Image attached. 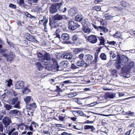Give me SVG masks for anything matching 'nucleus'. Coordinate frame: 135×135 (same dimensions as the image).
Wrapping results in <instances>:
<instances>
[{
    "label": "nucleus",
    "instance_id": "nucleus-29",
    "mask_svg": "<svg viewBox=\"0 0 135 135\" xmlns=\"http://www.w3.org/2000/svg\"><path fill=\"white\" fill-rule=\"evenodd\" d=\"M83 31L85 33H89L90 32V29L89 28L88 26L83 27Z\"/></svg>",
    "mask_w": 135,
    "mask_h": 135
},
{
    "label": "nucleus",
    "instance_id": "nucleus-13",
    "mask_svg": "<svg viewBox=\"0 0 135 135\" xmlns=\"http://www.w3.org/2000/svg\"><path fill=\"white\" fill-rule=\"evenodd\" d=\"M25 36L26 39L29 41L37 42V41L35 39V37L29 33H27L25 34Z\"/></svg>",
    "mask_w": 135,
    "mask_h": 135
},
{
    "label": "nucleus",
    "instance_id": "nucleus-57",
    "mask_svg": "<svg viewBox=\"0 0 135 135\" xmlns=\"http://www.w3.org/2000/svg\"><path fill=\"white\" fill-rule=\"evenodd\" d=\"M71 68L72 69H75L77 68V67L74 64H72L71 66Z\"/></svg>",
    "mask_w": 135,
    "mask_h": 135
},
{
    "label": "nucleus",
    "instance_id": "nucleus-53",
    "mask_svg": "<svg viewBox=\"0 0 135 135\" xmlns=\"http://www.w3.org/2000/svg\"><path fill=\"white\" fill-rule=\"evenodd\" d=\"M59 119L61 121H63L65 118V117H63L61 116H59Z\"/></svg>",
    "mask_w": 135,
    "mask_h": 135
},
{
    "label": "nucleus",
    "instance_id": "nucleus-27",
    "mask_svg": "<svg viewBox=\"0 0 135 135\" xmlns=\"http://www.w3.org/2000/svg\"><path fill=\"white\" fill-rule=\"evenodd\" d=\"M115 94L114 93L109 92L107 94V95L109 98L112 99L116 97Z\"/></svg>",
    "mask_w": 135,
    "mask_h": 135
},
{
    "label": "nucleus",
    "instance_id": "nucleus-23",
    "mask_svg": "<svg viewBox=\"0 0 135 135\" xmlns=\"http://www.w3.org/2000/svg\"><path fill=\"white\" fill-rule=\"evenodd\" d=\"M89 129H91V131L93 132H95V129L93 126H90L86 125L84 126V129L85 130H87Z\"/></svg>",
    "mask_w": 135,
    "mask_h": 135
},
{
    "label": "nucleus",
    "instance_id": "nucleus-47",
    "mask_svg": "<svg viewBox=\"0 0 135 135\" xmlns=\"http://www.w3.org/2000/svg\"><path fill=\"white\" fill-rule=\"evenodd\" d=\"M11 90V92H12V96L16 97L18 95V93L17 92H16L13 90Z\"/></svg>",
    "mask_w": 135,
    "mask_h": 135
},
{
    "label": "nucleus",
    "instance_id": "nucleus-37",
    "mask_svg": "<svg viewBox=\"0 0 135 135\" xmlns=\"http://www.w3.org/2000/svg\"><path fill=\"white\" fill-rule=\"evenodd\" d=\"M18 4L20 6H21L23 8H25L26 6L24 0H20Z\"/></svg>",
    "mask_w": 135,
    "mask_h": 135
},
{
    "label": "nucleus",
    "instance_id": "nucleus-1",
    "mask_svg": "<svg viewBox=\"0 0 135 135\" xmlns=\"http://www.w3.org/2000/svg\"><path fill=\"white\" fill-rule=\"evenodd\" d=\"M117 60L115 63L116 68L119 70L122 67L127 64L129 60L128 57L124 55H122L121 57L119 55H118L117 57Z\"/></svg>",
    "mask_w": 135,
    "mask_h": 135
},
{
    "label": "nucleus",
    "instance_id": "nucleus-45",
    "mask_svg": "<svg viewBox=\"0 0 135 135\" xmlns=\"http://www.w3.org/2000/svg\"><path fill=\"white\" fill-rule=\"evenodd\" d=\"M7 82V86L10 87L11 85H12V79H9L8 80L6 81Z\"/></svg>",
    "mask_w": 135,
    "mask_h": 135
},
{
    "label": "nucleus",
    "instance_id": "nucleus-22",
    "mask_svg": "<svg viewBox=\"0 0 135 135\" xmlns=\"http://www.w3.org/2000/svg\"><path fill=\"white\" fill-rule=\"evenodd\" d=\"M77 12V9L75 8H71L69 11V13L70 16H73L75 15Z\"/></svg>",
    "mask_w": 135,
    "mask_h": 135
},
{
    "label": "nucleus",
    "instance_id": "nucleus-5",
    "mask_svg": "<svg viewBox=\"0 0 135 135\" xmlns=\"http://www.w3.org/2000/svg\"><path fill=\"white\" fill-rule=\"evenodd\" d=\"M56 62V65H57V67L58 71H61L64 68L67 67L69 64L68 62L66 61H62L60 63L59 66L58 64Z\"/></svg>",
    "mask_w": 135,
    "mask_h": 135
},
{
    "label": "nucleus",
    "instance_id": "nucleus-54",
    "mask_svg": "<svg viewBox=\"0 0 135 135\" xmlns=\"http://www.w3.org/2000/svg\"><path fill=\"white\" fill-rule=\"evenodd\" d=\"M120 5L123 7H126V3L123 1H122L121 2Z\"/></svg>",
    "mask_w": 135,
    "mask_h": 135
},
{
    "label": "nucleus",
    "instance_id": "nucleus-36",
    "mask_svg": "<svg viewBox=\"0 0 135 135\" xmlns=\"http://www.w3.org/2000/svg\"><path fill=\"white\" fill-rule=\"evenodd\" d=\"M117 71L116 70L114 69L112 70L111 72V74L115 78L117 77Z\"/></svg>",
    "mask_w": 135,
    "mask_h": 135
},
{
    "label": "nucleus",
    "instance_id": "nucleus-56",
    "mask_svg": "<svg viewBox=\"0 0 135 135\" xmlns=\"http://www.w3.org/2000/svg\"><path fill=\"white\" fill-rule=\"evenodd\" d=\"M55 4H56L57 7H58V8H59L62 5V3L61 2Z\"/></svg>",
    "mask_w": 135,
    "mask_h": 135
},
{
    "label": "nucleus",
    "instance_id": "nucleus-25",
    "mask_svg": "<svg viewBox=\"0 0 135 135\" xmlns=\"http://www.w3.org/2000/svg\"><path fill=\"white\" fill-rule=\"evenodd\" d=\"M36 65L38 69L40 71L42 70L44 68L40 62H37L36 63Z\"/></svg>",
    "mask_w": 135,
    "mask_h": 135
},
{
    "label": "nucleus",
    "instance_id": "nucleus-21",
    "mask_svg": "<svg viewBox=\"0 0 135 135\" xmlns=\"http://www.w3.org/2000/svg\"><path fill=\"white\" fill-rule=\"evenodd\" d=\"M130 70L127 65L124 66L122 68L121 72L123 74H126L128 73Z\"/></svg>",
    "mask_w": 135,
    "mask_h": 135
},
{
    "label": "nucleus",
    "instance_id": "nucleus-3",
    "mask_svg": "<svg viewBox=\"0 0 135 135\" xmlns=\"http://www.w3.org/2000/svg\"><path fill=\"white\" fill-rule=\"evenodd\" d=\"M37 54L38 60L42 62H44L45 60L49 61L50 60V55L48 53H41L39 52Z\"/></svg>",
    "mask_w": 135,
    "mask_h": 135
},
{
    "label": "nucleus",
    "instance_id": "nucleus-44",
    "mask_svg": "<svg viewBox=\"0 0 135 135\" xmlns=\"http://www.w3.org/2000/svg\"><path fill=\"white\" fill-rule=\"evenodd\" d=\"M4 126L2 123L0 122V132H3V131Z\"/></svg>",
    "mask_w": 135,
    "mask_h": 135
},
{
    "label": "nucleus",
    "instance_id": "nucleus-18",
    "mask_svg": "<svg viewBox=\"0 0 135 135\" xmlns=\"http://www.w3.org/2000/svg\"><path fill=\"white\" fill-rule=\"evenodd\" d=\"M9 113L14 116H19L21 115V111L17 109L10 111Z\"/></svg>",
    "mask_w": 135,
    "mask_h": 135
},
{
    "label": "nucleus",
    "instance_id": "nucleus-14",
    "mask_svg": "<svg viewBox=\"0 0 135 135\" xmlns=\"http://www.w3.org/2000/svg\"><path fill=\"white\" fill-rule=\"evenodd\" d=\"M2 122L4 127L9 126L12 123L11 119L8 117H5L2 119Z\"/></svg>",
    "mask_w": 135,
    "mask_h": 135
},
{
    "label": "nucleus",
    "instance_id": "nucleus-10",
    "mask_svg": "<svg viewBox=\"0 0 135 135\" xmlns=\"http://www.w3.org/2000/svg\"><path fill=\"white\" fill-rule=\"evenodd\" d=\"M57 66H58L56 65V62H55L52 65H46V69L49 71H52L55 72L56 71H58Z\"/></svg>",
    "mask_w": 135,
    "mask_h": 135
},
{
    "label": "nucleus",
    "instance_id": "nucleus-58",
    "mask_svg": "<svg viewBox=\"0 0 135 135\" xmlns=\"http://www.w3.org/2000/svg\"><path fill=\"white\" fill-rule=\"evenodd\" d=\"M107 43L110 45H114L115 44V42L114 41L110 42L108 41L107 42Z\"/></svg>",
    "mask_w": 135,
    "mask_h": 135
},
{
    "label": "nucleus",
    "instance_id": "nucleus-31",
    "mask_svg": "<svg viewBox=\"0 0 135 135\" xmlns=\"http://www.w3.org/2000/svg\"><path fill=\"white\" fill-rule=\"evenodd\" d=\"M4 107L7 110H9L10 109H12V106L11 105L7 104H4Z\"/></svg>",
    "mask_w": 135,
    "mask_h": 135
},
{
    "label": "nucleus",
    "instance_id": "nucleus-34",
    "mask_svg": "<svg viewBox=\"0 0 135 135\" xmlns=\"http://www.w3.org/2000/svg\"><path fill=\"white\" fill-rule=\"evenodd\" d=\"M31 99V96H27L26 98L24 99V101L27 104H28V103L30 102V101Z\"/></svg>",
    "mask_w": 135,
    "mask_h": 135
},
{
    "label": "nucleus",
    "instance_id": "nucleus-16",
    "mask_svg": "<svg viewBox=\"0 0 135 135\" xmlns=\"http://www.w3.org/2000/svg\"><path fill=\"white\" fill-rule=\"evenodd\" d=\"M58 7H57L56 4H53L50 8L49 11L50 13L53 14L57 12Z\"/></svg>",
    "mask_w": 135,
    "mask_h": 135
},
{
    "label": "nucleus",
    "instance_id": "nucleus-46",
    "mask_svg": "<svg viewBox=\"0 0 135 135\" xmlns=\"http://www.w3.org/2000/svg\"><path fill=\"white\" fill-rule=\"evenodd\" d=\"M84 55L83 54H81L78 56V57L80 59V60H83V59L84 60Z\"/></svg>",
    "mask_w": 135,
    "mask_h": 135
},
{
    "label": "nucleus",
    "instance_id": "nucleus-28",
    "mask_svg": "<svg viewBox=\"0 0 135 135\" xmlns=\"http://www.w3.org/2000/svg\"><path fill=\"white\" fill-rule=\"evenodd\" d=\"M104 17L107 20H111L113 16H112L110 15L108 13H107L105 14Z\"/></svg>",
    "mask_w": 135,
    "mask_h": 135
},
{
    "label": "nucleus",
    "instance_id": "nucleus-26",
    "mask_svg": "<svg viewBox=\"0 0 135 135\" xmlns=\"http://www.w3.org/2000/svg\"><path fill=\"white\" fill-rule=\"evenodd\" d=\"M85 63L84 60H78L76 62V65L79 66H82Z\"/></svg>",
    "mask_w": 135,
    "mask_h": 135
},
{
    "label": "nucleus",
    "instance_id": "nucleus-51",
    "mask_svg": "<svg viewBox=\"0 0 135 135\" xmlns=\"http://www.w3.org/2000/svg\"><path fill=\"white\" fill-rule=\"evenodd\" d=\"M56 91L58 92H62V90L57 86H56V88L55 90Z\"/></svg>",
    "mask_w": 135,
    "mask_h": 135
},
{
    "label": "nucleus",
    "instance_id": "nucleus-49",
    "mask_svg": "<svg viewBox=\"0 0 135 135\" xmlns=\"http://www.w3.org/2000/svg\"><path fill=\"white\" fill-rule=\"evenodd\" d=\"M4 44V41L0 38V49L2 48L3 45Z\"/></svg>",
    "mask_w": 135,
    "mask_h": 135
},
{
    "label": "nucleus",
    "instance_id": "nucleus-60",
    "mask_svg": "<svg viewBox=\"0 0 135 135\" xmlns=\"http://www.w3.org/2000/svg\"><path fill=\"white\" fill-rule=\"evenodd\" d=\"M97 104V103L95 102H94L93 103H92L89 104V106L91 107L95 105H96Z\"/></svg>",
    "mask_w": 135,
    "mask_h": 135
},
{
    "label": "nucleus",
    "instance_id": "nucleus-15",
    "mask_svg": "<svg viewBox=\"0 0 135 135\" xmlns=\"http://www.w3.org/2000/svg\"><path fill=\"white\" fill-rule=\"evenodd\" d=\"M15 86L16 89H21L24 87L25 83L23 81H19L16 83Z\"/></svg>",
    "mask_w": 135,
    "mask_h": 135
},
{
    "label": "nucleus",
    "instance_id": "nucleus-4",
    "mask_svg": "<svg viewBox=\"0 0 135 135\" xmlns=\"http://www.w3.org/2000/svg\"><path fill=\"white\" fill-rule=\"evenodd\" d=\"M11 101V104L13 105L14 108L17 109H20V102L19 100L18 97L13 98Z\"/></svg>",
    "mask_w": 135,
    "mask_h": 135
},
{
    "label": "nucleus",
    "instance_id": "nucleus-59",
    "mask_svg": "<svg viewBox=\"0 0 135 135\" xmlns=\"http://www.w3.org/2000/svg\"><path fill=\"white\" fill-rule=\"evenodd\" d=\"M94 121H89V120H86L85 121V123H92L94 122Z\"/></svg>",
    "mask_w": 135,
    "mask_h": 135
},
{
    "label": "nucleus",
    "instance_id": "nucleus-19",
    "mask_svg": "<svg viewBox=\"0 0 135 135\" xmlns=\"http://www.w3.org/2000/svg\"><path fill=\"white\" fill-rule=\"evenodd\" d=\"M62 56L64 58L70 60H71L73 57V55L71 54L68 52L64 53L62 54Z\"/></svg>",
    "mask_w": 135,
    "mask_h": 135
},
{
    "label": "nucleus",
    "instance_id": "nucleus-35",
    "mask_svg": "<svg viewBox=\"0 0 135 135\" xmlns=\"http://www.w3.org/2000/svg\"><path fill=\"white\" fill-rule=\"evenodd\" d=\"M100 57L103 60H106L107 59V56L104 53H101L100 55Z\"/></svg>",
    "mask_w": 135,
    "mask_h": 135
},
{
    "label": "nucleus",
    "instance_id": "nucleus-9",
    "mask_svg": "<svg viewBox=\"0 0 135 135\" xmlns=\"http://www.w3.org/2000/svg\"><path fill=\"white\" fill-rule=\"evenodd\" d=\"M54 21H59L64 19L67 20L68 18L65 15H61L58 14H56L53 18Z\"/></svg>",
    "mask_w": 135,
    "mask_h": 135
},
{
    "label": "nucleus",
    "instance_id": "nucleus-40",
    "mask_svg": "<svg viewBox=\"0 0 135 135\" xmlns=\"http://www.w3.org/2000/svg\"><path fill=\"white\" fill-rule=\"evenodd\" d=\"M134 65V63L133 62H131L128 64L127 66H128V67L129 69L130 70L133 68Z\"/></svg>",
    "mask_w": 135,
    "mask_h": 135
},
{
    "label": "nucleus",
    "instance_id": "nucleus-43",
    "mask_svg": "<svg viewBox=\"0 0 135 135\" xmlns=\"http://www.w3.org/2000/svg\"><path fill=\"white\" fill-rule=\"evenodd\" d=\"M48 22V20H46L43 23V25L45 27L44 30L45 31H47V24Z\"/></svg>",
    "mask_w": 135,
    "mask_h": 135
},
{
    "label": "nucleus",
    "instance_id": "nucleus-48",
    "mask_svg": "<svg viewBox=\"0 0 135 135\" xmlns=\"http://www.w3.org/2000/svg\"><path fill=\"white\" fill-rule=\"evenodd\" d=\"M9 6L13 9H16V6L15 5L12 3L10 4Z\"/></svg>",
    "mask_w": 135,
    "mask_h": 135
},
{
    "label": "nucleus",
    "instance_id": "nucleus-7",
    "mask_svg": "<svg viewBox=\"0 0 135 135\" xmlns=\"http://www.w3.org/2000/svg\"><path fill=\"white\" fill-rule=\"evenodd\" d=\"M71 39L74 43L78 45L81 44L83 42L82 40L80 38L79 36L76 34L72 36Z\"/></svg>",
    "mask_w": 135,
    "mask_h": 135
},
{
    "label": "nucleus",
    "instance_id": "nucleus-32",
    "mask_svg": "<svg viewBox=\"0 0 135 135\" xmlns=\"http://www.w3.org/2000/svg\"><path fill=\"white\" fill-rule=\"evenodd\" d=\"M98 27L100 28L102 31H103L105 33H107L108 32V29L106 28L105 27L103 26H98Z\"/></svg>",
    "mask_w": 135,
    "mask_h": 135
},
{
    "label": "nucleus",
    "instance_id": "nucleus-2",
    "mask_svg": "<svg viewBox=\"0 0 135 135\" xmlns=\"http://www.w3.org/2000/svg\"><path fill=\"white\" fill-rule=\"evenodd\" d=\"M0 49V52L2 55V56L5 57H6V60L7 61L10 62L15 58V54L12 52L8 51L9 53L7 54V53L8 51V50L6 49Z\"/></svg>",
    "mask_w": 135,
    "mask_h": 135
},
{
    "label": "nucleus",
    "instance_id": "nucleus-64",
    "mask_svg": "<svg viewBox=\"0 0 135 135\" xmlns=\"http://www.w3.org/2000/svg\"><path fill=\"white\" fill-rule=\"evenodd\" d=\"M101 123L102 124L103 126L105 125L107 123L104 120H102Z\"/></svg>",
    "mask_w": 135,
    "mask_h": 135
},
{
    "label": "nucleus",
    "instance_id": "nucleus-17",
    "mask_svg": "<svg viewBox=\"0 0 135 135\" xmlns=\"http://www.w3.org/2000/svg\"><path fill=\"white\" fill-rule=\"evenodd\" d=\"M26 106L27 108L29 110H34L37 107L36 104L35 103L30 104H27Z\"/></svg>",
    "mask_w": 135,
    "mask_h": 135
},
{
    "label": "nucleus",
    "instance_id": "nucleus-30",
    "mask_svg": "<svg viewBox=\"0 0 135 135\" xmlns=\"http://www.w3.org/2000/svg\"><path fill=\"white\" fill-rule=\"evenodd\" d=\"M99 39L100 41L99 45H102L105 46V44H104V42L105 41V38L101 36L100 38H99Z\"/></svg>",
    "mask_w": 135,
    "mask_h": 135
},
{
    "label": "nucleus",
    "instance_id": "nucleus-8",
    "mask_svg": "<svg viewBox=\"0 0 135 135\" xmlns=\"http://www.w3.org/2000/svg\"><path fill=\"white\" fill-rule=\"evenodd\" d=\"M98 38H99L96 35H91L88 36L86 40L90 43L94 44L98 41Z\"/></svg>",
    "mask_w": 135,
    "mask_h": 135
},
{
    "label": "nucleus",
    "instance_id": "nucleus-42",
    "mask_svg": "<svg viewBox=\"0 0 135 135\" xmlns=\"http://www.w3.org/2000/svg\"><path fill=\"white\" fill-rule=\"evenodd\" d=\"M92 9L93 10H96L97 11H99L100 10L101 8L99 6H94L93 7Z\"/></svg>",
    "mask_w": 135,
    "mask_h": 135
},
{
    "label": "nucleus",
    "instance_id": "nucleus-39",
    "mask_svg": "<svg viewBox=\"0 0 135 135\" xmlns=\"http://www.w3.org/2000/svg\"><path fill=\"white\" fill-rule=\"evenodd\" d=\"M98 54H95L94 55V59L92 63V64H95L97 62V59L98 58Z\"/></svg>",
    "mask_w": 135,
    "mask_h": 135
},
{
    "label": "nucleus",
    "instance_id": "nucleus-11",
    "mask_svg": "<svg viewBox=\"0 0 135 135\" xmlns=\"http://www.w3.org/2000/svg\"><path fill=\"white\" fill-rule=\"evenodd\" d=\"M69 37V36L68 34L64 33L62 34L61 38L63 42L68 44L70 43V42L68 41Z\"/></svg>",
    "mask_w": 135,
    "mask_h": 135
},
{
    "label": "nucleus",
    "instance_id": "nucleus-24",
    "mask_svg": "<svg viewBox=\"0 0 135 135\" xmlns=\"http://www.w3.org/2000/svg\"><path fill=\"white\" fill-rule=\"evenodd\" d=\"M83 18V15L81 14H79L75 17V19L76 21L80 22L82 20Z\"/></svg>",
    "mask_w": 135,
    "mask_h": 135
},
{
    "label": "nucleus",
    "instance_id": "nucleus-50",
    "mask_svg": "<svg viewBox=\"0 0 135 135\" xmlns=\"http://www.w3.org/2000/svg\"><path fill=\"white\" fill-rule=\"evenodd\" d=\"M22 42V44L24 46H27L28 44L27 41L25 40H23Z\"/></svg>",
    "mask_w": 135,
    "mask_h": 135
},
{
    "label": "nucleus",
    "instance_id": "nucleus-62",
    "mask_svg": "<svg viewBox=\"0 0 135 135\" xmlns=\"http://www.w3.org/2000/svg\"><path fill=\"white\" fill-rule=\"evenodd\" d=\"M77 102L79 104L81 105L83 104V103L81 101V100L78 99L77 100Z\"/></svg>",
    "mask_w": 135,
    "mask_h": 135
},
{
    "label": "nucleus",
    "instance_id": "nucleus-63",
    "mask_svg": "<svg viewBox=\"0 0 135 135\" xmlns=\"http://www.w3.org/2000/svg\"><path fill=\"white\" fill-rule=\"evenodd\" d=\"M31 124L33 125L35 127H36L37 125L38 127L39 126L38 124H37V123H36L35 122H32L31 123Z\"/></svg>",
    "mask_w": 135,
    "mask_h": 135
},
{
    "label": "nucleus",
    "instance_id": "nucleus-55",
    "mask_svg": "<svg viewBox=\"0 0 135 135\" xmlns=\"http://www.w3.org/2000/svg\"><path fill=\"white\" fill-rule=\"evenodd\" d=\"M75 94L71 93L68 94V96L69 98H71L74 97L75 95Z\"/></svg>",
    "mask_w": 135,
    "mask_h": 135
},
{
    "label": "nucleus",
    "instance_id": "nucleus-61",
    "mask_svg": "<svg viewBox=\"0 0 135 135\" xmlns=\"http://www.w3.org/2000/svg\"><path fill=\"white\" fill-rule=\"evenodd\" d=\"M126 113L127 114L131 115H133L134 114V112H131V111H128L126 112Z\"/></svg>",
    "mask_w": 135,
    "mask_h": 135
},
{
    "label": "nucleus",
    "instance_id": "nucleus-41",
    "mask_svg": "<svg viewBox=\"0 0 135 135\" xmlns=\"http://www.w3.org/2000/svg\"><path fill=\"white\" fill-rule=\"evenodd\" d=\"M120 36L121 34L120 32L118 31H117L115 34L113 35V36L115 38H120Z\"/></svg>",
    "mask_w": 135,
    "mask_h": 135
},
{
    "label": "nucleus",
    "instance_id": "nucleus-52",
    "mask_svg": "<svg viewBox=\"0 0 135 135\" xmlns=\"http://www.w3.org/2000/svg\"><path fill=\"white\" fill-rule=\"evenodd\" d=\"M111 56H112L113 59H114L116 56V55L115 54L113 51L112 52L110 53Z\"/></svg>",
    "mask_w": 135,
    "mask_h": 135
},
{
    "label": "nucleus",
    "instance_id": "nucleus-20",
    "mask_svg": "<svg viewBox=\"0 0 135 135\" xmlns=\"http://www.w3.org/2000/svg\"><path fill=\"white\" fill-rule=\"evenodd\" d=\"M93 59V56L90 54H88L84 55V60H85L87 62H91Z\"/></svg>",
    "mask_w": 135,
    "mask_h": 135
},
{
    "label": "nucleus",
    "instance_id": "nucleus-38",
    "mask_svg": "<svg viewBox=\"0 0 135 135\" xmlns=\"http://www.w3.org/2000/svg\"><path fill=\"white\" fill-rule=\"evenodd\" d=\"M81 23L83 25V27H86V26L89 25L88 22L85 20H83Z\"/></svg>",
    "mask_w": 135,
    "mask_h": 135
},
{
    "label": "nucleus",
    "instance_id": "nucleus-33",
    "mask_svg": "<svg viewBox=\"0 0 135 135\" xmlns=\"http://www.w3.org/2000/svg\"><path fill=\"white\" fill-rule=\"evenodd\" d=\"M31 91L30 89L27 87H26L24 88V90L22 91V93L23 94H26L30 92Z\"/></svg>",
    "mask_w": 135,
    "mask_h": 135
},
{
    "label": "nucleus",
    "instance_id": "nucleus-6",
    "mask_svg": "<svg viewBox=\"0 0 135 135\" xmlns=\"http://www.w3.org/2000/svg\"><path fill=\"white\" fill-rule=\"evenodd\" d=\"M80 26L78 23L72 20H70L68 23V28L71 30H74Z\"/></svg>",
    "mask_w": 135,
    "mask_h": 135
},
{
    "label": "nucleus",
    "instance_id": "nucleus-12",
    "mask_svg": "<svg viewBox=\"0 0 135 135\" xmlns=\"http://www.w3.org/2000/svg\"><path fill=\"white\" fill-rule=\"evenodd\" d=\"M4 127L6 128V133H8V135H11L13 132L16 130V129L12 126H8Z\"/></svg>",
    "mask_w": 135,
    "mask_h": 135
}]
</instances>
